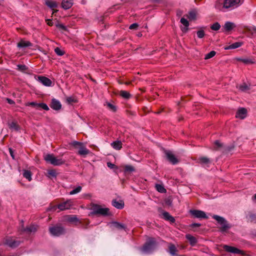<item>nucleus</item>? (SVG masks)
<instances>
[{"label":"nucleus","instance_id":"39","mask_svg":"<svg viewBox=\"0 0 256 256\" xmlns=\"http://www.w3.org/2000/svg\"><path fill=\"white\" fill-rule=\"evenodd\" d=\"M248 220L251 222H256V216L254 214H250L248 216Z\"/></svg>","mask_w":256,"mask_h":256},{"label":"nucleus","instance_id":"20","mask_svg":"<svg viewBox=\"0 0 256 256\" xmlns=\"http://www.w3.org/2000/svg\"><path fill=\"white\" fill-rule=\"evenodd\" d=\"M32 46V44L29 41H25L21 40L17 44L18 47L20 48H25L30 47Z\"/></svg>","mask_w":256,"mask_h":256},{"label":"nucleus","instance_id":"46","mask_svg":"<svg viewBox=\"0 0 256 256\" xmlns=\"http://www.w3.org/2000/svg\"><path fill=\"white\" fill-rule=\"evenodd\" d=\"M48 173L49 176L55 178L56 176V172L54 170H49Z\"/></svg>","mask_w":256,"mask_h":256},{"label":"nucleus","instance_id":"10","mask_svg":"<svg viewBox=\"0 0 256 256\" xmlns=\"http://www.w3.org/2000/svg\"><path fill=\"white\" fill-rule=\"evenodd\" d=\"M190 213L195 218H208L206 214L200 210H190Z\"/></svg>","mask_w":256,"mask_h":256},{"label":"nucleus","instance_id":"2","mask_svg":"<svg viewBox=\"0 0 256 256\" xmlns=\"http://www.w3.org/2000/svg\"><path fill=\"white\" fill-rule=\"evenodd\" d=\"M157 245L155 239L150 238L147 240L141 250L144 254H150L156 248Z\"/></svg>","mask_w":256,"mask_h":256},{"label":"nucleus","instance_id":"62","mask_svg":"<svg viewBox=\"0 0 256 256\" xmlns=\"http://www.w3.org/2000/svg\"><path fill=\"white\" fill-rule=\"evenodd\" d=\"M3 0H0V5L2 4Z\"/></svg>","mask_w":256,"mask_h":256},{"label":"nucleus","instance_id":"58","mask_svg":"<svg viewBox=\"0 0 256 256\" xmlns=\"http://www.w3.org/2000/svg\"><path fill=\"white\" fill-rule=\"evenodd\" d=\"M10 152L11 156L12 158L13 159H14V156L13 152H12V148H10Z\"/></svg>","mask_w":256,"mask_h":256},{"label":"nucleus","instance_id":"56","mask_svg":"<svg viewBox=\"0 0 256 256\" xmlns=\"http://www.w3.org/2000/svg\"><path fill=\"white\" fill-rule=\"evenodd\" d=\"M46 21L47 22V24L50 26H52L53 25V22H52V20L50 19L46 20Z\"/></svg>","mask_w":256,"mask_h":256},{"label":"nucleus","instance_id":"22","mask_svg":"<svg viewBox=\"0 0 256 256\" xmlns=\"http://www.w3.org/2000/svg\"><path fill=\"white\" fill-rule=\"evenodd\" d=\"M180 22L184 26V27L181 28L182 31L184 32H186L188 30V27L189 26V22L188 20L184 18H182L180 19Z\"/></svg>","mask_w":256,"mask_h":256},{"label":"nucleus","instance_id":"12","mask_svg":"<svg viewBox=\"0 0 256 256\" xmlns=\"http://www.w3.org/2000/svg\"><path fill=\"white\" fill-rule=\"evenodd\" d=\"M38 230V226L36 225L32 224L30 226H29L24 228V227L23 224L22 225V228L20 229V230L22 232H26L28 234H31L32 232H35Z\"/></svg>","mask_w":256,"mask_h":256},{"label":"nucleus","instance_id":"4","mask_svg":"<svg viewBox=\"0 0 256 256\" xmlns=\"http://www.w3.org/2000/svg\"><path fill=\"white\" fill-rule=\"evenodd\" d=\"M212 218L216 220L217 222L221 226V232H226L228 229L231 228V226L224 218L218 215H214L212 216Z\"/></svg>","mask_w":256,"mask_h":256},{"label":"nucleus","instance_id":"64","mask_svg":"<svg viewBox=\"0 0 256 256\" xmlns=\"http://www.w3.org/2000/svg\"><path fill=\"white\" fill-rule=\"evenodd\" d=\"M254 198L256 200V194L254 195Z\"/></svg>","mask_w":256,"mask_h":256},{"label":"nucleus","instance_id":"18","mask_svg":"<svg viewBox=\"0 0 256 256\" xmlns=\"http://www.w3.org/2000/svg\"><path fill=\"white\" fill-rule=\"evenodd\" d=\"M186 238L188 240L190 245L192 246H194L198 242L197 239L194 236L190 234H186Z\"/></svg>","mask_w":256,"mask_h":256},{"label":"nucleus","instance_id":"27","mask_svg":"<svg viewBox=\"0 0 256 256\" xmlns=\"http://www.w3.org/2000/svg\"><path fill=\"white\" fill-rule=\"evenodd\" d=\"M242 44V42H236L232 44H230L228 46L225 48V50H231V49H235L241 46Z\"/></svg>","mask_w":256,"mask_h":256},{"label":"nucleus","instance_id":"7","mask_svg":"<svg viewBox=\"0 0 256 256\" xmlns=\"http://www.w3.org/2000/svg\"><path fill=\"white\" fill-rule=\"evenodd\" d=\"M93 213L104 216H108L110 214L109 209L108 208H103L98 205L94 207Z\"/></svg>","mask_w":256,"mask_h":256},{"label":"nucleus","instance_id":"61","mask_svg":"<svg viewBox=\"0 0 256 256\" xmlns=\"http://www.w3.org/2000/svg\"><path fill=\"white\" fill-rule=\"evenodd\" d=\"M138 36H142V34L140 33L138 34Z\"/></svg>","mask_w":256,"mask_h":256},{"label":"nucleus","instance_id":"45","mask_svg":"<svg viewBox=\"0 0 256 256\" xmlns=\"http://www.w3.org/2000/svg\"><path fill=\"white\" fill-rule=\"evenodd\" d=\"M17 67L18 70L21 72H25L28 69V67L24 64H18Z\"/></svg>","mask_w":256,"mask_h":256},{"label":"nucleus","instance_id":"24","mask_svg":"<svg viewBox=\"0 0 256 256\" xmlns=\"http://www.w3.org/2000/svg\"><path fill=\"white\" fill-rule=\"evenodd\" d=\"M169 250L168 252L170 254L174 256H177L176 252H178V250L174 244H170L168 246Z\"/></svg>","mask_w":256,"mask_h":256},{"label":"nucleus","instance_id":"25","mask_svg":"<svg viewBox=\"0 0 256 256\" xmlns=\"http://www.w3.org/2000/svg\"><path fill=\"white\" fill-rule=\"evenodd\" d=\"M111 146L116 150H120L122 148V143L120 140H116L111 143Z\"/></svg>","mask_w":256,"mask_h":256},{"label":"nucleus","instance_id":"1","mask_svg":"<svg viewBox=\"0 0 256 256\" xmlns=\"http://www.w3.org/2000/svg\"><path fill=\"white\" fill-rule=\"evenodd\" d=\"M244 0H224L223 3L216 4L215 7L216 9L224 11H230L240 6Z\"/></svg>","mask_w":256,"mask_h":256},{"label":"nucleus","instance_id":"47","mask_svg":"<svg viewBox=\"0 0 256 256\" xmlns=\"http://www.w3.org/2000/svg\"><path fill=\"white\" fill-rule=\"evenodd\" d=\"M197 36L200 38H202L204 36V32L203 30H198L196 32Z\"/></svg>","mask_w":256,"mask_h":256},{"label":"nucleus","instance_id":"50","mask_svg":"<svg viewBox=\"0 0 256 256\" xmlns=\"http://www.w3.org/2000/svg\"><path fill=\"white\" fill-rule=\"evenodd\" d=\"M138 24L134 23V24H132L130 26L129 28L130 30H136L137 28H138Z\"/></svg>","mask_w":256,"mask_h":256},{"label":"nucleus","instance_id":"35","mask_svg":"<svg viewBox=\"0 0 256 256\" xmlns=\"http://www.w3.org/2000/svg\"><path fill=\"white\" fill-rule=\"evenodd\" d=\"M9 127L10 129L14 130L16 131L20 129L19 126L16 124V122H12L9 124Z\"/></svg>","mask_w":256,"mask_h":256},{"label":"nucleus","instance_id":"26","mask_svg":"<svg viewBox=\"0 0 256 256\" xmlns=\"http://www.w3.org/2000/svg\"><path fill=\"white\" fill-rule=\"evenodd\" d=\"M162 216L166 220H168L172 223L175 222V219L174 218L170 216L168 212H164L162 213Z\"/></svg>","mask_w":256,"mask_h":256},{"label":"nucleus","instance_id":"17","mask_svg":"<svg viewBox=\"0 0 256 256\" xmlns=\"http://www.w3.org/2000/svg\"><path fill=\"white\" fill-rule=\"evenodd\" d=\"M235 27L234 23L230 22H226L223 26V32H229L232 30Z\"/></svg>","mask_w":256,"mask_h":256},{"label":"nucleus","instance_id":"11","mask_svg":"<svg viewBox=\"0 0 256 256\" xmlns=\"http://www.w3.org/2000/svg\"><path fill=\"white\" fill-rule=\"evenodd\" d=\"M224 249L227 252L234 254H242V251L238 248L228 246V245H224L223 246Z\"/></svg>","mask_w":256,"mask_h":256},{"label":"nucleus","instance_id":"16","mask_svg":"<svg viewBox=\"0 0 256 256\" xmlns=\"http://www.w3.org/2000/svg\"><path fill=\"white\" fill-rule=\"evenodd\" d=\"M247 110L245 108H240L236 112V116L237 118L244 119L246 116Z\"/></svg>","mask_w":256,"mask_h":256},{"label":"nucleus","instance_id":"36","mask_svg":"<svg viewBox=\"0 0 256 256\" xmlns=\"http://www.w3.org/2000/svg\"><path fill=\"white\" fill-rule=\"evenodd\" d=\"M112 224L114 225V226L118 229H125L126 228L125 225L122 224H121V223H120L118 222H114Z\"/></svg>","mask_w":256,"mask_h":256},{"label":"nucleus","instance_id":"38","mask_svg":"<svg viewBox=\"0 0 256 256\" xmlns=\"http://www.w3.org/2000/svg\"><path fill=\"white\" fill-rule=\"evenodd\" d=\"M216 52L215 51L212 50V51L210 52L209 53L207 54L205 56L204 59L205 60L210 59V58H212L213 56H214L216 55Z\"/></svg>","mask_w":256,"mask_h":256},{"label":"nucleus","instance_id":"57","mask_svg":"<svg viewBox=\"0 0 256 256\" xmlns=\"http://www.w3.org/2000/svg\"><path fill=\"white\" fill-rule=\"evenodd\" d=\"M241 60L244 64H248L250 62V60L248 59H242Z\"/></svg>","mask_w":256,"mask_h":256},{"label":"nucleus","instance_id":"3","mask_svg":"<svg viewBox=\"0 0 256 256\" xmlns=\"http://www.w3.org/2000/svg\"><path fill=\"white\" fill-rule=\"evenodd\" d=\"M74 206V201L71 200H69L66 202H61L57 206H54L52 208L54 210H56V208H58L60 211H64L72 208Z\"/></svg>","mask_w":256,"mask_h":256},{"label":"nucleus","instance_id":"9","mask_svg":"<svg viewBox=\"0 0 256 256\" xmlns=\"http://www.w3.org/2000/svg\"><path fill=\"white\" fill-rule=\"evenodd\" d=\"M164 153L167 159L171 164L174 165L178 162V160L172 152L170 150H166Z\"/></svg>","mask_w":256,"mask_h":256},{"label":"nucleus","instance_id":"52","mask_svg":"<svg viewBox=\"0 0 256 256\" xmlns=\"http://www.w3.org/2000/svg\"><path fill=\"white\" fill-rule=\"evenodd\" d=\"M107 166L110 168H117V167L114 164L110 162H107Z\"/></svg>","mask_w":256,"mask_h":256},{"label":"nucleus","instance_id":"15","mask_svg":"<svg viewBox=\"0 0 256 256\" xmlns=\"http://www.w3.org/2000/svg\"><path fill=\"white\" fill-rule=\"evenodd\" d=\"M50 106L54 110H58L61 108L62 105L60 102L58 100H56L55 98H53L52 100Z\"/></svg>","mask_w":256,"mask_h":256},{"label":"nucleus","instance_id":"19","mask_svg":"<svg viewBox=\"0 0 256 256\" xmlns=\"http://www.w3.org/2000/svg\"><path fill=\"white\" fill-rule=\"evenodd\" d=\"M198 161L201 164L206 166H208L211 163L210 159L204 156L200 158Z\"/></svg>","mask_w":256,"mask_h":256},{"label":"nucleus","instance_id":"21","mask_svg":"<svg viewBox=\"0 0 256 256\" xmlns=\"http://www.w3.org/2000/svg\"><path fill=\"white\" fill-rule=\"evenodd\" d=\"M112 205L116 208L120 210L124 207V202L122 200H114L112 201Z\"/></svg>","mask_w":256,"mask_h":256},{"label":"nucleus","instance_id":"23","mask_svg":"<svg viewBox=\"0 0 256 256\" xmlns=\"http://www.w3.org/2000/svg\"><path fill=\"white\" fill-rule=\"evenodd\" d=\"M72 5V2L71 0H63L62 3V8L65 10L70 8Z\"/></svg>","mask_w":256,"mask_h":256},{"label":"nucleus","instance_id":"40","mask_svg":"<svg viewBox=\"0 0 256 256\" xmlns=\"http://www.w3.org/2000/svg\"><path fill=\"white\" fill-rule=\"evenodd\" d=\"M38 108H42L45 110H48L49 108L45 103H38Z\"/></svg>","mask_w":256,"mask_h":256},{"label":"nucleus","instance_id":"42","mask_svg":"<svg viewBox=\"0 0 256 256\" xmlns=\"http://www.w3.org/2000/svg\"><path fill=\"white\" fill-rule=\"evenodd\" d=\"M238 88L242 92H244L249 90L248 86L245 83H244L240 85Z\"/></svg>","mask_w":256,"mask_h":256},{"label":"nucleus","instance_id":"32","mask_svg":"<svg viewBox=\"0 0 256 256\" xmlns=\"http://www.w3.org/2000/svg\"><path fill=\"white\" fill-rule=\"evenodd\" d=\"M24 176L28 180V181L32 180V173L30 170H25L23 173Z\"/></svg>","mask_w":256,"mask_h":256},{"label":"nucleus","instance_id":"49","mask_svg":"<svg viewBox=\"0 0 256 256\" xmlns=\"http://www.w3.org/2000/svg\"><path fill=\"white\" fill-rule=\"evenodd\" d=\"M27 106H32L38 109V103L36 102H28L26 104Z\"/></svg>","mask_w":256,"mask_h":256},{"label":"nucleus","instance_id":"63","mask_svg":"<svg viewBox=\"0 0 256 256\" xmlns=\"http://www.w3.org/2000/svg\"><path fill=\"white\" fill-rule=\"evenodd\" d=\"M85 2H84V0L81 1V4H85Z\"/></svg>","mask_w":256,"mask_h":256},{"label":"nucleus","instance_id":"5","mask_svg":"<svg viewBox=\"0 0 256 256\" xmlns=\"http://www.w3.org/2000/svg\"><path fill=\"white\" fill-rule=\"evenodd\" d=\"M50 234L55 236H59L66 233V230L64 227L60 226H54L49 228Z\"/></svg>","mask_w":256,"mask_h":256},{"label":"nucleus","instance_id":"60","mask_svg":"<svg viewBox=\"0 0 256 256\" xmlns=\"http://www.w3.org/2000/svg\"><path fill=\"white\" fill-rule=\"evenodd\" d=\"M153 2H158L160 0H152Z\"/></svg>","mask_w":256,"mask_h":256},{"label":"nucleus","instance_id":"13","mask_svg":"<svg viewBox=\"0 0 256 256\" xmlns=\"http://www.w3.org/2000/svg\"><path fill=\"white\" fill-rule=\"evenodd\" d=\"M37 80L44 86H52V80L46 76H38Z\"/></svg>","mask_w":256,"mask_h":256},{"label":"nucleus","instance_id":"44","mask_svg":"<svg viewBox=\"0 0 256 256\" xmlns=\"http://www.w3.org/2000/svg\"><path fill=\"white\" fill-rule=\"evenodd\" d=\"M54 52L56 54L60 56H63L64 54V51L58 47H56L54 49Z\"/></svg>","mask_w":256,"mask_h":256},{"label":"nucleus","instance_id":"29","mask_svg":"<svg viewBox=\"0 0 256 256\" xmlns=\"http://www.w3.org/2000/svg\"><path fill=\"white\" fill-rule=\"evenodd\" d=\"M120 96L125 99H129L132 96L128 92L123 90L120 92Z\"/></svg>","mask_w":256,"mask_h":256},{"label":"nucleus","instance_id":"41","mask_svg":"<svg viewBox=\"0 0 256 256\" xmlns=\"http://www.w3.org/2000/svg\"><path fill=\"white\" fill-rule=\"evenodd\" d=\"M220 25L218 22L214 23L210 26L211 29L212 30H220Z\"/></svg>","mask_w":256,"mask_h":256},{"label":"nucleus","instance_id":"51","mask_svg":"<svg viewBox=\"0 0 256 256\" xmlns=\"http://www.w3.org/2000/svg\"><path fill=\"white\" fill-rule=\"evenodd\" d=\"M214 144L216 146V148H221L222 146V144L218 140H216Z\"/></svg>","mask_w":256,"mask_h":256},{"label":"nucleus","instance_id":"6","mask_svg":"<svg viewBox=\"0 0 256 256\" xmlns=\"http://www.w3.org/2000/svg\"><path fill=\"white\" fill-rule=\"evenodd\" d=\"M44 159L46 162L54 166H60L64 162L62 159H58L51 154L45 155Z\"/></svg>","mask_w":256,"mask_h":256},{"label":"nucleus","instance_id":"37","mask_svg":"<svg viewBox=\"0 0 256 256\" xmlns=\"http://www.w3.org/2000/svg\"><path fill=\"white\" fill-rule=\"evenodd\" d=\"M106 105L108 107V108L111 111L113 112H116V108L115 106H114V104L110 103V102H106Z\"/></svg>","mask_w":256,"mask_h":256},{"label":"nucleus","instance_id":"28","mask_svg":"<svg viewBox=\"0 0 256 256\" xmlns=\"http://www.w3.org/2000/svg\"><path fill=\"white\" fill-rule=\"evenodd\" d=\"M46 4L52 9H54L58 6V4L56 2L52 0H48L46 1Z\"/></svg>","mask_w":256,"mask_h":256},{"label":"nucleus","instance_id":"34","mask_svg":"<svg viewBox=\"0 0 256 256\" xmlns=\"http://www.w3.org/2000/svg\"><path fill=\"white\" fill-rule=\"evenodd\" d=\"M156 190L160 192L164 193L166 192V190L162 185L160 184H156Z\"/></svg>","mask_w":256,"mask_h":256},{"label":"nucleus","instance_id":"53","mask_svg":"<svg viewBox=\"0 0 256 256\" xmlns=\"http://www.w3.org/2000/svg\"><path fill=\"white\" fill-rule=\"evenodd\" d=\"M56 26L58 28H60L62 30H66V26L62 24H56Z\"/></svg>","mask_w":256,"mask_h":256},{"label":"nucleus","instance_id":"55","mask_svg":"<svg viewBox=\"0 0 256 256\" xmlns=\"http://www.w3.org/2000/svg\"><path fill=\"white\" fill-rule=\"evenodd\" d=\"M200 226V224H198V223H194V224H192L191 225V226L192 228L199 227Z\"/></svg>","mask_w":256,"mask_h":256},{"label":"nucleus","instance_id":"54","mask_svg":"<svg viewBox=\"0 0 256 256\" xmlns=\"http://www.w3.org/2000/svg\"><path fill=\"white\" fill-rule=\"evenodd\" d=\"M6 100L10 104H14V102L10 98H7Z\"/></svg>","mask_w":256,"mask_h":256},{"label":"nucleus","instance_id":"8","mask_svg":"<svg viewBox=\"0 0 256 256\" xmlns=\"http://www.w3.org/2000/svg\"><path fill=\"white\" fill-rule=\"evenodd\" d=\"M20 242L19 240H16L12 238H8L6 239L4 244L8 245L12 248H16L18 246Z\"/></svg>","mask_w":256,"mask_h":256},{"label":"nucleus","instance_id":"33","mask_svg":"<svg viewBox=\"0 0 256 256\" xmlns=\"http://www.w3.org/2000/svg\"><path fill=\"white\" fill-rule=\"evenodd\" d=\"M90 153V151L84 148L81 143V156H86Z\"/></svg>","mask_w":256,"mask_h":256},{"label":"nucleus","instance_id":"43","mask_svg":"<svg viewBox=\"0 0 256 256\" xmlns=\"http://www.w3.org/2000/svg\"><path fill=\"white\" fill-rule=\"evenodd\" d=\"M134 171V168L130 165H126L124 166V172H131Z\"/></svg>","mask_w":256,"mask_h":256},{"label":"nucleus","instance_id":"59","mask_svg":"<svg viewBox=\"0 0 256 256\" xmlns=\"http://www.w3.org/2000/svg\"><path fill=\"white\" fill-rule=\"evenodd\" d=\"M68 100L69 102H74V99L72 98H69L68 99Z\"/></svg>","mask_w":256,"mask_h":256},{"label":"nucleus","instance_id":"31","mask_svg":"<svg viewBox=\"0 0 256 256\" xmlns=\"http://www.w3.org/2000/svg\"><path fill=\"white\" fill-rule=\"evenodd\" d=\"M196 12L195 10H192L188 12V18L190 20H195L196 18Z\"/></svg>","mask_w":256,"mask_h":256},{"label":"nucleus","instance_id":"30","mask_svg":"<svg viewBox=\"0 0 256 256\" xmlns=\"http://www.w3.org/2000/svg\"><path fill=\"white\" fill-rule=\"evenodd\" d=\"M70 146L74 148L78 149V154H80V142L77 141L72 142L70 144Z\"/></svg>","mask_w":256,"mask_h":256},{"label":"nucleus","instance_id":"14","mask_svg":"<svg viewBox=\"0 0 256 256\" xmlns=\"http://www.w3.org/2000/svg\"><path fill=\"white\" fill-rule=\"evenodd\" d=\"M65 220L72 224H76L79 222V219L75 215L66 216L65 217Z\"/></svg>","mask_w":256,"mask_h":256},{"label":"nucleus","instance_id":"48","mask_svg":"<svg viewBox=\"0 0 256 256\" xmlns=\"http://www.w3.org/2000/svg\"><path fill=\"white\" fill-rule=\"evenodd\" d=\"M80 192V186H78L76 188L70 192V194L72 195L77 194Z\"/></svg>","mask_w":256,"mask_h":256}]
</instances>
